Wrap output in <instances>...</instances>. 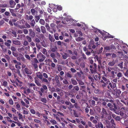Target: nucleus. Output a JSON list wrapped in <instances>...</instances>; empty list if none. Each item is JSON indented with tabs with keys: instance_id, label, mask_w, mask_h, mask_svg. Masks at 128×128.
<instances>
[{
	"instance_id": "nucleus-1",
	"label": "nucleus",
	"mask_w": 128,
	"mask_h": 128,
	"mask_svg": "<svg viewBox=\"0 0 128 128\" xmlns=\"http://www.w3.org/2000/svg\"><path fill=\"white\" fill-rule=\"evenodd\" d=\"M102 87L104 88L107 86V88L111 90L112 88L113 90L112 92V94L115 96L116 98V88L117 84V79L116 78L113 79L111 82H110L109 79L106 77L103 76L100 81Z\"/></svg>"
},
{
	"instance_id": "nucleus-2",
	"label": "nucleus",
	"mask_w": 128,
	"mask_h": 128,
	"mask_svg": "<svg viewBox=\"0 0 128 128\" xmlns=\"http://www.w3.org/2000/svg\"><path fill=\"white\" fill-rule=\"evenodd\" d=\"M114 68L110 66H107L106 68V73L109 74L110 76L112 78H114L116 76L114 73L116 74V72L114 71Z\"/></svg>"
},
{
	"instance_id": "nucleus-3",
	"label": "nucleus",
	"mask_w": 128,
	"mask_h": 128,
	"mask_svg": "<svg viewBox=\"0 0 128 128\" xmlns=\"http://www.w3.org/2000/svg\"><path fill=\"white\" fill-rule=\"evenodd\" d=\"M30 11L32 14L33 16H36L38 11L40 13V14H42L43 13L42 10L38 7H36L34 8L31 9Z\"/></svg>"
},
{
	"instance_id": "nucleus-4",
	"label": "nucleus",
	"mask_w": 128,
	"mask_h": 128,
	"mask_svg": "<svg viewBox=\"0 0 128 128\" xmlns=\"http://www.w3.org/2000/svg\"><path fill=\"white\" fill-rule=\"evenodd\" d=\"M37 58H38V61L40 62L43 61L45 59L46 57L41 52H40L37 55Z\"/></svg>"
},
{
	"instance_id": "nucleus-5",
	"label": "nucleus",
	"mask_w": 128,
	"mask_h": 128,
	"mask_svg": "<svg viewBox=\"0 0 128 128\" xmlns=\"http://www.w3.org/2000/svg\"><path fill=\"white\" fill-rule=\"evenodd\" d=\"M90 71L92 74L96 72L97 65L96 64L94 63L92 65H90Z\"/></svg>"
},
{
	"instance_id": "nucleus-6",
	"label": "nucleus",
	"mask_w": 128,
	"mask_h": 128,
	"mask_svg": "<svg viewBox=\"0 0 128 128\" xmlns=\"http://www.w3.org/2000/svg\"><path fill=\"white\" fill-rule=\"evenodd\" d=\"M114 122V120L112 119L110 122H109L108 126H106L107 128H115V124Z\"/></svg>"
},
{
	"instance_id": "nucleus-7",
	"label": "nucleus",
	"mask_w": 128,
	"mask_h": 128,
	"mask_svg": "<svg viewBox=\"0 0 128 128\" xmlns=\"http://www.w3.org/2000/svg\"><path fill=\"white\" fill-rule=\"evenodd\" d=\"M101 119L103 118L106 117L108 115L106 109L104 108H102V110L101 112Z\"/></svg>"
},
{
	"instance_id": "nucleus-8",
	"label": "nucleus",
	"mask_w": 128,
	"mask_h": 128,
	"mask_svg": "<svg viewBox=\"0 0 128 128\" xmlns=\"http://www.w3.org/2000/svg\"><path fill=\"white\" fill-rule=\"evenodd\" d=\"M34 82L36 85L39 86H42L40 82V80L36 77H35L34 78Z\"/></svg>"
},
{
	"instance_id": "nucleus-9",
	"label": "nucleus",
	"mask_w": 128,
	"mask_h": 128,
	"mask_svg": "<svg viewBox=\"0 0 128 128\" xmlns=\"http://www.w3.org/2000/svg\"><path fill=\"white\" fill-rule=\"evenodd\" d=\"M29 35L32 38H34V37L35 36V34L34 32L32 30V29H29Z\"/></svg>"
},
{
	"instance_id": "nucleus-10",
	"label": "nucleus",
	"mask_w": 128,
	"mask_h": 128,
	"mask_svg": "<svg viewBox=\"0 0 128 128\" xmlns=\"http://www.w3.org/2000/svg\"><path fill=\"white\" fill-rule=\"evenodd\" d=\"M73 77V74L72 72H68L65 74V77H67L69 78H71Z\"/></svg>"
},
{
	"instance_id": "nucleus-11",
	"label": "nucleus",
	"mask_w": 128,
	"mask_h": 128,
	"mask_svg": "<svg viewBox=\"0 0 128 128\" xmlns=\"http://www.w3.org/2000/svg\"><path fill=\"white\" fill-rule=\"evenodd\" d=\"M113 104L110 107V109L111 110L115 111L117 109V106L115 103H113Z\"/></svg>"
},
{
	"instance_id": "nucleus-12",
	"label": "nucleus",
	"mask_w": 128,
	"mask_h": 128,
	"mask_svg": "<svg viewBox=\"0 0 128 128\" xmlns=\"http://www.w3.org/2000/svg\"><path fill=\"white\" fill-rule=\"evenodd\" d=\"M90 114L91 116H94L96 114V111L95 109H92L90 108Z\"/></svg>"
},
{
	"instance_id": "nucleus-13",
	"label": "nucleus",
	"mask_w": 128,
	"mask_h": 128,
	"mask_svg": "<svg viewBox=\"0 0 128 128\" xmlns=\"http://www.w3.org/2000/svg\"><path fill=\"white\" fill-rule=\"evenodd\" d=\"M59 77L57 75H56L55 76V80L57 83V86H61L60 81L59 80Z\"/></svg>"
},
{
	"instance_id": "nucleus-14",
	"label": "nucleus",
	"mask_w": 128,
	"mask_h": 128,
	"mask_svg": "<svg viewBox=\"0 0 128 128\" xmlns=\"http://www.w3.org/2000/svg\"><path fill=\"white\" fill-rule=\"evenodd\" d=\"M95 126L96 128H103V125L101 122H99L97 124H96Z\"/></svg>"
},
{
	"instance_id": "nucleus-15",
	"label": "nucleus",
	"mask_w": 128,
	"mask_h": 128,
	"mask_svg": "<svg viewBox=\"0 0 128 128\" xmlns=\"http://www.w3.org/2000/svg\"><path fill=\"white\" fill-rule=\"evenodd\" d=\"M9 2L10 7L12 8H14V6L16 4L15 2L13 0H10Z\"/></svg>"
},
{
	"instance_id": "nucleus-16",
	"label": "nucleus",
	"mask_w": 128,
	"mask_h": 128,
	"mask_svg": "<svg viewBox=\"0 0 128 128\" xmlns=\"http://www.w3.org/2000/svg\"><path fill=\"white\" fill-rule=\"evenodd\" d=\"M116 98H118L120 97V94H121V91L120 89H116Z\"/></svg>"
},
{
	"instance_id": "nucleus-17",
	"label": "nucleus",
	"mask_w": 128,
	"mask_h": 128,
	"mask_svg": "<svg viewBox=\"0 0 128 128\" xmlns=\"http://www.w3.org/2000/svg\"><path fill=\"white\" fill-rule=\"evenodd\" d=\"M24 70L26 74L30 75L32 74V72L27 68H24Z\"/></svg>"
},
{
	"instance_id": "nucleus-18",
	"label": "nucleus",
	"mask_w": 128,
	"mask_h": 128,
	"mask_svg": "<svg viewBox=\"0 0 128 128\" xmlns=\"http://www.w3.org/2000/svg\"><path fill=\"white\" fill-rule=\"evenodd\" d=\"M121 110L126 113L128 111V107H127L123 106L120 108Z\"/></svg>"
},
{
	"instance_id": "nucleus-19",
	"label": "nucleus",
	"mask_w": 128,
	"mask_h": 128,
	"mask_svg": "<svg viewBox=\"0 0 128 128\" xmlns=\"http://www.w3.org/2000/svg\"><path fill=\"white\" fill-rule=\"evenodd\" d=\"M115 61L114 60L112 61H110L108 63V66L112 67L114 66L115 64Z\"/></svg>"
},
{
	"instance_id": "nucleus-20",
	"label": "nucleus",
	"mask_w": 128,
	"mask_h": 128,
	"mask_svg": "<svg viewBox=\"0 0 128 128\" xmlns=\"http://www.w3.org/2000/svg\"><path fill=\"white\" fill-rule=\"evenodd\" d=\"M36 75L38 78L40 79H41L42 78L43 76L41 74V73L39 72L36 73Z\"/></svg>"
},
{
	"instance_id": "nucleus-21",
	"label": "nucleus",
	"mask_w": 128,
	"mask_h": 128,
	"mask_svg": "<svg viewBox=\"0 0 128 128\" xmlns=\"http://www.w3.org/2000/svg\"><path fill=\"white\" fill-rule=\"evenodd\" d=\"M100 74L99 75V74H96L94 76V80L96 81L98 80H100Z\"/></svg>"
},
{
	"instance_id": "nucleus-22",
	"label": "nucleus",
	"mask_w": 128,
	"mask_h": 128,
	"mask_svg": "<svg viewBox=\"0 0 128 128\" xmlns=\"http://www.w3.org/2000/svg\"><path fill=\"white\" fill-rule=\"evenodd\" d=\"M13 44L16 45H20V42L18 40H12Z\"/></svg>"
},
{
	"instance_id": "nucleus-23",
	"label": "nucleus",
	"mask_w": 128,
	"mask_h": 128,
	"mask_svg": "<svg viewBox=\"0 0 128 128\" xmlns=\"http://www.w3.org/2000/svg\"><path fill=\"white\" fill-rule=\"evenodd\" d=\"M40 28L41 32L43 34H45L46 32V29L44 26H42L40 27Z\"/></svg>"
},
{
	"instance_id": "nucleus-24",
	"label": "nucleus",
	"mask_w": 128,
	"mask_h": 128,
	"mask_svg": "<svg viewBox=\"0 0 128 128\" xmlns=\"http://www.w3.org/2000/svg\"><path fill=\"white\" fill-rule=\"evenodd\" d=\"M42 53L46 56H49V55L48 54V52H47V51L46 50V49L45 48H43L42 51Z\"/></svg>"
},
{
	"instance_id": "nucleus-25",
	"label": "nucleus",
	"mask_w": 128,
	"mask_h": 128,
	"mask_svg": "<svg viewBox=\"0 0 128 128\" xmlns=\"http://www.w3.org/2000/svg\"><path fill=\"white\" fill-rule=\"evenodd\" d=\"M94 92L96 94H99L101 93V92L97 88H95L94 90Z\"/></svg>"
},
{
	"instance_id": "nucleus-26",
	"label": "nucleus",
	"mask_w": 128,
	"mask_h": 128,
	"mask_svg": "<svg viewBox=\"0 0 128 128\" xmlns=\"http://www.w3.org/2000/svg\"><path fill=\"white\" fill-rule=\"evenodd\" d=\"M62 55L63 58L64 59H66L67 57L69 56V55L68 54L66 53H64V54H62Z\"/></svg>"
},
{
	"instance_id": "nucleus-27",
	"label": "nucleus",
	"mask_w": 128,
	"mask_h": 128,
	"mask_svg": "<svg viewBox=\"0 0 128 128\" xmlns=\"http://www.w3.org/2000/svg\"><path fill=\"white\" fill-rule=\"evenodd\" d=\"M71 81L73 85H76L78 84V82L77 81L73 78H72L71 79Z\"/></svg>"
},
{
	"instance_id": "nucleus-28",
	"label": "nucleus",
	"mask_w": 128,
	"mask_h": 128,
	"mask_svg": "<svg viewBox=\"0 0 128 128\" xmlns=\"http://www.w3.org/2000/svg\"><path fill=\"white\" fill-rule=\"evenodd\" d=\"M35 29L36 31L38 32V33H40L41 32L40 29V28L38 26H35Z\"/></svg>"
},
{
	"instance_id": "nucleus-29",
	"label": "nucleus",
	"mask_w": 128,
	"mask_h": 128,
	"mask_svg": "<svg viewBox=\"0 0 128 128\" xmlns=\"http://www.w3.org/2000/svg\"><path fill=\"white\" fill-rule=\"evenodd\" d=\"M26 17L27 20H31L33 18V16L32 15H30L28 16V15H26Z\"/></svg>"
},
{
	"instance_id": "nucleus-30",
	"label": "nucleus",
	"mask_w": 128,
	"mask_h": 128,
	"mask_svg": "<svg viewBox=\"0 0 128 128\" xmlns=\"http://www.w3.org/2000/svg\"><path fill=\"white\" fill-rule=\"evenodd\" d=\"M88 102L92 106H94L96 105L95 101L94 100H89Z\"/></svg>"
},
{
	"instance_id": "nucleus-31",
	"label": "nucleus",
	"mask_w": 128,
	"mask_h": 128,
	"mask_svg": "<svg viewBox=\"0 0 128 128\" xmlns=\"http://www.w3.org/2000/svg\"><path fill=\"white\" fill-rule=\"evenodd\" d=\"M39 23L40 24L43 25H44L45 24V22L44 20L42 19H40L39 20Z\"/></svg>"
},
{
	"instance_id": "nucleus-32",
	"label": "nucleus",
	"mask_w": 128,
	"mask_h": 128,
	"mask_svg": "<svg viewBox=\"0 0 128 128\" xmlns=\"http://www.w3.org/2000/svg\"><path fill=\"white\" fill-rule=\"evenodd\" d=\"M26 38L28 42H31L32 41V39L31 37H30L28 35L26 36Z\"/></svg>"
},
{
	"instance_id": "nucleus-33",
	"label": "nucleus",
	"mask_w": 128,
	"mask_h": 128,
	"mask_svg": "<svg viewBox=\"0 0 128 128\" xmlns=\"http://www.w3.org/2000/svg\"><path fill=\"white\" fill-rule=\"evenodd\" d=\"M30 21L31 22L30 23V24L32 26H34L36 23L34 20L33 19Z\"/></svg>"
},
{
	"instance_id": "nucleus-34",
	"label": "nucleus",
	"mask_w": 128,
	"mask_h": 128,
	"mask_svg": "<svg viewBox=\"0 0 128 128\" xmlns=\"http://www.w3.org/2000/svg\"><path fill=\"white\" fill-rule=\"evenodd\" d=\"M84 38L80 37H78L76 38V40L77 42H79L82 41L84 40Z\"/></svg>"
},
{
	"instance_id": "nucleus-35",
	"label": "nucleus",
	"mask_w": 128,
	"mask_h": 128,
	"mask_svg": "<svg viewBox=\"0 0 128 128\" xmlns=\"http://www.w3.org/2000/svg\"><path fill=\"white\" fill-rule=\"evenodd\" d=\"M40 100L44 103H46L47 102V100L45 98H40Z\"/></svg>"
},
{
	"instance_id": "nucleus-36",
	"label": "nucleus",
	"mask_w": 128,
	"mask_h": 128,
	"mask_svg": "<svg viewBox=\"0 0 128 128\" xmlns=\"http://www.w3.org/2000/svg\"><path fill=\"white\" fill-rule=\"evenodd\" d=\"M49 38L50 40L51 41V42H54V41L55 40L54 39V38L52 37L51 36L50 34L49 35Z\"/></svg>"
},
{
	"instance_id": "nucleus-37",
	"label": "nucleus",
	"mask_w": 128,
	"mask_h": 128,
	"mask_svg": "<svg viewBox=\"0 0 128 128\" xmlns=\"http://www.w3.org/2000/svg\"><path fill=\"white\" fill-rule=\"evenodd\" d=\"M116 76L118 78V79H119L120 78L122 77V74L121 72H119L117 74Z\"/></svg>"
},
{
	"instance_id": "nucleus-38",
	"label": "nucleus",
	"mask_w": 128,
	"mask_h": 128,
	"mask_svg": "<svg viewBox=\"0 0 128 128\" xmlns=\"http://www.w3.org/2000/svg\"><path fill=\"white\" fill-rule=\"evenodd\" d=\"M57 48L56 46H55L53 48H52L51 50L53 52H55L57 50Z\"/></svg>"
},
{
	"instance_id": "nucleus-39",
	"label": "nucleus",
	"mask_w": 128,
	"mask_h": 128,
	"mask_svg": "<svg viewBox=\"0 0 128 128\" xmlns=\"http://www.w3.org/2000/svg\"><path fill=\"white\" fill-rule=\"evenodd\" d=\"M42 82H44L46 83H47V84H49V82L48 80L46 79V78H42Z\"/></svg>"
},
{
	"instance_id": "nucleus-40",
	"label": "nucleus",
	"mask_w": 128,
	"mask_h": 128,
	"mask_svg": "<svg viewBox=\"0 0 128 128\" xmlns=\"http://www.w3.org/2000/svg\"><path fill=\"white\" fill-rule=\"evenodd\" d=\"M16 73H17L18 76L20 77H22V75L20 74V70L18 69L16 70V72H15Z\"/></svg>"
},
{
	"instance_id": "nucleus-41",
	"label": "nucleus",
	"mask_w": 128,
	"mask_h": 128,
	"mask_svg": "<svg viewBox=\"0 0 128 128\" xmlns=\"http://www.w3.org/2000/svg\"><path fill=\"white\" fill-rule=\"evenodd\" d=\"M35 18L36 22H38V20L40 19V17L38 16H35Z\"/></svg>"
},
{
	"instance_id": "nucleus-42",
	"label": "nucleus",
	"mask_w": 128,
	"mask_h": 128,
	"mask_svg": "<svg viewBox=\"0 0 128 128\" xmlns=\"http://www.w3.org/2000/svg\"><path fill=\"white\" fill-rule=\"evenodd\" d=\"M45 26L48 30H50V27L48 23H46V24Z\"/></svg>"
},
{
	"instance_id": "nucleus-43",
	"label": "nucleus",
	"mask_w": 128,
	"mask_h": 128,
	"mask_svg": "<svg viewBox=\"0 0 128 128\" xmlns=\"http://www.w3.org/2000/svg\"><path fill=\"white\" fill-rule=\"evenodd\" d=\"M74 90L77 91H78L79 90V87L77 85L74 86Z\"/></svg>"
},
{
	"instance_id": "nucleus-44",
	"label": "nucleus",
	"mask_w": 128,
	"mask_h": 128,
	"mask_svg": "<svg viewBox=\"0 0 128 128\" xmlns=\"http://www.w3.org/2000/svg\"><path fill=\"white\" fill-rule=\"evenodd\" d=\"M92 99L96 101H98L100 100V99L96 97H93Z\"/></svg>"
},
{
	"instance_id": "nucleus-45",
	"label": "nucleus",
	"mask_w": 128,
	"mask_h": 128,
	"mask_svg": "<svg viewBox=\"0 0 128 128\" xmlns=\"http://www.w3.org/2000/svg\"><path fill=\"white\" fill-rule=\"evenodd\" d=\"M95 108L94 109H95V110L96 109V113L97 112V111L98 112H100V109L97 106H96Z\"/></svg>"
},
{
	"instance_id": "nucleus-46",
	"label": "nucleus",
	"mask_w": 128,
	"mask_h": 128,
	"mask_svg": "<svg viewBox=\"0 0 128 128\" xmlns=\"http://www.w3.org/2000/svg\"><path fill=\"white\" fill-rule=\"evenodd\" d=\"M82 58L84 60H86V55L84 54V53H82Z\"/></svg>"
},
{
	"instance_id": "nucleus-47",
	"label": "nucleus",
	"mask_w": 128,
	"mask_h": 128,
	"mask_svg": "<svg viewBox=\"0 0 128 128\" xmlns=\"http://www.w3.org/2000/svg\"><path fill=\"white\" fill-rule=\"evenodd\" d=\"M23 30L24 34H27L28 32V30L26 29H24Z\"/></svg>"
},
{
	"instance_id": "nucleus-48",
	"label": "nucleus",
	"mask_w": 128,
	"mask_h": 128,
	"mask_svg": "<svg viewBox=\"0 0 128 128\" xmlns=\"http://www.w3.org/2000/svg\"><path fill=\"white\" fill-rule=\"evenodd\" d=\"M5 57L6 59L8 61H10V58L8 55L6 54L5 55Z\"/></svg>"
},
{
	"instance_id": "nucleus-49",
	"label": "nucleus",
	"mask_w": 128,
	"mask_h": 128,
	"mask_svg": "<svg viewBox=\"0 0 128 128\" xmlns=\"http://www.w3.org/2000/svg\"><path fill=\"white\" fill-rule=\"evenodd\" d=\"M18 116L19 117L18 118L20 120L21 119H22V118H23V116L20 113H19L18 114Z\"/></svg>"
},
{
	"instance_id": "nucleus-50",
	"label": "nucleus",
	"mask_w": 128,
	"mask_h": 128,
	"mask_svg": "<svg viewBox=\"0 0 128 128\" xmlns=\"http://www.w3.org/2000/svg\"><path fill=\"white\" fill-rule=\"evenodd\" d=\"M74 107L76 109H78L80 108V107L78 106V104L77 103H76L74 104Z\"/></svg>"
},
{
	"instance_id": "nucleus-51",
	"label": "nucleus",
	"mask_w": 128,
	"mask_h": 128,
	"mask_svg": "<svg viewBox=\"0 0 128 128\" xmlns=\"http://www.w3.org/2000/svg\"><path fill=\"white\" fill-rule=\"evenodd\" d=\"M9 104L11 105H13L14 104V102L12 99H10L9 100Z\"/></svg>"
},
{
	"instance_id": "nucleus-52",
	"label": "nucleus",
	"mask_w": 128,
	"mask_h": 128,
	"mask_svg": "<svg viewBox=\"0 0 128 128\" xmlns=\"http://www.w3.org/2000/svg\"><path fill=\"white\" fill-rule=\"evenodd\" d=\"M8 83L6 81H4L3 83V85L5 87L6 86L8 85Z\"/></svg>"
},
{
	"instance_id": "nucleus-53",
	"label": "nucleus",
	"mask_w": 128,
	"mask_h": 128,
	"mask_svg": "<svg viewBox=\"0 0 128 128\" xmlns=\"http://www.w3.org/2000/svg\"><path fill=\"white\" fill-rule=\"evenodd\" d=\"M30 112L33 114H36L35 110L33 109H31L30 110Z\"/></svg>"
},
{
	"instance_id": "nucleus-54",
	"label": "nucleus",
	"mask_w": 128,
	"mask_h": 128,
	"mask_svg": "<svg viewBox=\"0 0 128 128\" xmlns=\"http://www.w3.org/2000/svg\"><path fill=\"white\" fill-rule=\"evenodd\" d=\"M104 50H110V46H106L104 48Z\"/></svg>"
},
{
	"instance_id": "nucleus-55",
	"label": "nucleus",
	"mask_w": 128,
	"mask_h": 128,
	"mask_svg": "<svg viewBox=\"0 0 128 128\" xmlns=\"http://www.w3.org/2000/svg\"><path fill=\"white\" fill-rule=\"evenodd\" d=\"M101 59L100 58H99V59L97 60L98 62V64H99L101 68L102 67V64L101 63Z\"/></svg>"
},
{
	"instance_id": "nucleus-56",
	"label": "nucleus",
	"mask_w": 128,
	"mask_h": 128,
	"mask_svg": "<svg viewBox=\"0 0 128 128\" xmlns=\"http://www.w3.org/2000/svg\"><path fill=\"white\" fill-rule=\"evenodd\" d=\"M12 33L13 35H14V36H13L15 37H16L17 36V34L16 32L15 31H13L12 32Z\"/></svg>"
},
{
	"instance_id": "nucleus-57",
	"label": "nucleus",
	"mask_w": 128,
	"mask_h": 128,
	"mask_svg": "<svg viewBox=\"0 0 128 128\" xmlns=\"http://www.w3.org/2000/svg\"><path fill=\"white\" fill-rule=\"evenodd\" d=\"M28 42L27 41L24 40V42L23 45L25 46H28Z\"/></svg>"
},
{
	"instance_id": "nucleus-58",
	"label": "nucleus",
	"mask_w": 128,
	"mask_h": 128,
	"mask_svg": "<svg viewBox=\"0 0 128 128\" xmlns=\"http://www.w3.org/2000/svg\"><path fill=\"white\" fill-rule=\"evenodd\" d=\"M120 118L119 116H117L115 118V119L116 121H120Z\"/></svg>"
},
{
	"instance_id": "nucleus-59",
	"label": "nucleus",
	"mask_w": 128,
	"mask_h": 128,
	"mask_svg": "<svg viewBox=\"0 0 128 128\" xmlns=\"http://www.w3.org/2000/svg\"><path fill=\"white\" fill-rule=\"evenodd\" d=\"M88 126L89 127H92V126L93 125L92 123L90 121H88Z\"/></svg>"
},
{
	"instance_id": "nucleus-60",
	"label": "nucleus",
	"mask_w": 128,
	"mask_h": 128,
	"mask_svg": "<svg viewBox=\"0 0 128 128\" xmlns=\"http://www.w3.org/2000/svg\"><path fill=\"white\" fill-rule=\"evenodd\" d=\"M63 82L65 84H68V81L66 79H64L63 81Z\"/></svg>"
},
{
	"instance_id": "nucleus-61",
	"label": "nucleus",
	"mask_w": 128,
	"mask_h": 128,
	"mask_svg": "<svg viewBox=\"0 0 128 128\" xmlns=\"http://www.w3.org/2000/svg\"><path fill=\"white\" fill-rule=\"evenodd\" d=\"M67 52L70 55H72L73 52L71 50H68Z\"/></svg>"
},
{
	"instance_id": "nucleus-62",
	"label": "nucleus",
	"mask_w": 128,
	"mask_h": 128,
	"mask_svg": "<svg viewBox=\"0 0 128 128\" xmlns=\"http://www.w3.org/2000/svg\"><path fill=\"white\" fill-rule=\"evenodd\" d=\"M70 70L71 71V72L72 73H74L76 72V70L73 68H71L70 69Z\"/></svg>"
},
{
	"instance_id": "nucleus-63",
	"label": "nucleus",
	"mask_w": 128,
	"mask_h": 128,
	"mask_svg": "<svg viewBox=\"0 0 128 128\" xmlns=\"http://www.w3.org/2000/svg\"><path fill=\"white\" fill-rule=\"evenodd\" d=\"M88 79L90 80L92 82H93L94 81V78L90 76H89L88 77Z\"/></svg>"
},
{
	"instance_id": "nucleus-64",
	"label": "nucleus",
	"mask_w": 128,
	"mask_h": 128,
	"mask_svg": "<svg viewBox=\"0 0 128 128\" xmlns=\"http://www.w3.org/2000/svg\"><path fill=\"white\" fill-rule=\"evenodd\" d=\"M62 70V68L61 66L59 65L58 67V70L59 71H61Z\"/></svg>"
}]
</instances>
